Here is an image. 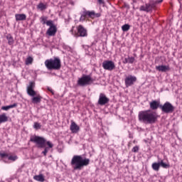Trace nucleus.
Wrapping results in <instances>:
<instances>
[{
  "mask_svg": "<svg viewBox=\"0 0 182 182\" xmlns=\"http://www.w3.org/2000/svg\"><path fill=\"white\" fill-rule=\"evenodd\" d=\"M138 119L140 123H144V124H154V123L157 122L159 114L151 109L143 110L139 112Z\"/></svg>",
  "mask_w": 182,
  "mask_h": 182,
  "instance_id": "f257e3e1",
  "label": "nucleus"
},
{
  "mask_svg": "<svg viewBox=\"0 0 182 182\" xmlns=\"http://www.w3.org/2000/svg\"><path fill=\"white\" fill-rule=\"evenodd\" d=\"M30 141L33 143H36L37 147L38 149H44V150L41 152V154L46 156L48 154V151H49V149H52L53 147V144L50 142V141H46V139L42 136H33L30 138Z\"/></svg>",
  "mask_w": 182,
  "mask_h": 182,
  "instance_id": "f03ea898",
  "label": "nucleus"
},
{
  "mask_svg": "<svg viewBox=\"0 0 182 182\" xmlns=\"http://www.w3.org/2000/svg\"><path fill=\"white\" fill-rule=\"evenodd\" d=\"M90 164V159L83 158L81 155H75L71 160V166L73 170H82Z\"/></svg>",
  "mask_w": 182,
  "mask_h": 182,
  "instance_id": "7ed1b4c3",
  "label": "nucleus"
},
{
  "mask_svg": "<svg viewBox=\"0 0 182 182\" xmlns=\"http://www.w3.org/2000/svg\"><path fill=\"white\" fill-rule=\"evenodd\" d=\"M44 65L48 70H59L62 66L60 59L58 58L46 60Z\"/></svg>",
  "mask_w": 182,
  "mask_h": 182,
  "instance_id": "20e7f679",
  "label": "nucleus"
},
{
  "mask_svg": "<svg viewBox=\"0 0 182 182\" xmlns=\"http://www.w3.org/2000/svg\"><path fill=\"white\" fill-rule=\"evenodd\" d=\"M93 83V78L90 75H82V77L79 78L77 80L78 86H89Z\"/></svg>",
  "mask_w": 182,
  "mask_h": 182,
  "instance_id": "39448f33",
  "label": "nucleus"
},
{
  "mask_svg": "<svg viewBox=\"0 0 182 182\" xmlns=\"http://www.w3.org/2000/svg\"><path fill=\"white\" fill-rule=\"evenodd\" d=\"M90 18L91 19H95V11H87L84 9V11L81 14L80 21V22H85L86 19H89Z\"/></svg>",
  "mask_w": 182,
  "mask_h": 182,
  "instance_id": "423d86ee",
  "label": "nucleus"
},
{
  "mask_svg": "<svg viewBox=\"0 0 182 182\" xmlns=\"http://www.w3.org/2000/svg\"><path fill=\"white\" fill-rule=\"evenodd\" d=\"M160 109L163 113H173L175 110L174 106L170 102H166L163 105H160Z\"/></svg>",
  "mask_w": 182,
  "mask_h": 182,
  "instance_id": "0eeeda50",
  "label": "nucleus"
},
{
  "mask_svg": "<svg viewBox=\"0 0 182 182\" xmlns=\"http://www.w3.org/2000/svg\"><path fill=\"white\" fill-rule=\"evenodd\" d=\"M46 25L47 26H50L47 30V35L48 36H55L58 29L56 28V26L53 25V21L52 20L47 21Z\"/></svg>",
  "mask_w": 182,
  "mask_h": 182,
  "instance_id": "6e6552de",
  "label": "nucleus"
},
{
  "mask_svg": "<svg viewBox=\"0 0 182 182\" xmlns=\"http://www.w3.org/2000/svg\"><path fill=\"white\" fill-rule=\"evenodd\" d=\"M102 68L105 69V70H109V72H112V70H114L115 69L116 65H114V62L112 60H105L102 63Z\"/></svg>",
  "mask_w": 182,
  "mask_h": 182,
  "instance_id": "1a4fd4ad",
  "label": "nucleus"
},
{
  "mask_svg": "<svg viewBox=\"0 0 182 182\" xmlns=\"http://www.w3.org/2000/svg\"><path fill=\"white\" fill-rule=\"evenodd\" d=\"M124 80L126 87H130V86H133L137 82V77L134 75H129L125 77Z\"/></svg>",
  "mask_w": 182,
  "mask_h": 182,
  "instance_id": "9d476101",
  "label": "nucleus"
},
{
  "mask_svg": "<svg viewBox=\"0 0 182 182\" xmlns=\"http://www.w3.org/2000/svg\"><path fill=\"white\" fill-rule=\"evenodd\" d=\"M33 89H35V82H30L27 87V94L31 97H33L37 95L36 91L33 90Z\"/></svg>",
  "mask_w": 182,
  "mask_h": 182,
  "instance_id": "9b49d317",
  "label": "nucleus"
},
{
  "mask_svg": "<svg viewBox=\"0 0 182 182\" xmlns=\"http://www.w3.org/2000/svg\"><path fill=\"white\" fill-rule=\"evenodd\" d=\"M109 100H110L106 97V95L100 93L97 103L100 105V106H105V105H107V103H109Z\"/></svg>",
  "mask_w": 182,
  "mask_h": 182,
  "instance_id": "f8f14e48",
  "label": "nucleus"
},
{
  "mask_svg": "<svg viewBox=\"0 0 182 182\" xmlns=\"http://www.w3.org/2000/svg\"><path fill=\"white\" fill-rule=\"evenodd\" d=\"M77 36H80L81 38H86L87 36V30L83 27V26L80 25L77 27Z\"/></svg>",
  "mask_w": 182,
  "mask_h": 182,
  "instance_id": "ddd939ff",
  "label": "nucleus"
},
{
  "mask_svg": "<svg viewBox=\"0 0 182 182\" xmlns=\"http://www.w3.org/2000/svg\"><path fill=\"white\" fill-rule=\"evenodd\" d=\"M160 106H161V105H160L159 101L153 100L149 103L151 110H157L159 107L160 109Z\"/></svg>",
  "mask_w": 182,
  "mask_h": 182,
  "instance_id": "4468645a",
  "label": "nucleus"
},
{
  "mask_svg": "<svg viewBox=\"0 0 182 182\" xmlns=\"http://www.w3.org/2000/svg\"><path fill=\"white\" fill-rule=\"evenodd\" d=\"M139 11L143 12H153V9L151 8V6H150L149 3H147L144 6H141Z\"/></svg>",
  "mask_w": 182,
  "mask_h": 182,
  "instance_id": "2eb2a0df",
  "label": "nucleus"
},
{
  "mask_svg": "<svg viewBox=\"0 0 182 182\" xmlns=\"http://www.w3.org/2000/svg\"><path fill=\"white\" fill-rule=\"evenodd\" d=\"M156 70H159V72L166 73L170 70V66L168 65H158L156 66Z\"/></svg>",
  "mask_w": 182,
  "mask_h": 182,
  "instance_id": "dca6fc26",
  "label": "nucleus"
},
{
  "mask_svg": "<svg viewBox=\"0 0 182 182\" xmlns=\"http://www.w3.org/2000/svg\"><path fill=\"white\" fill-rule=\"evenodd\" d=\"M1 154H4V159H8L9 161H16L18 159V156L16 155H9V154L1 153Z\"/></svg>",
  "mask_w": 182,
  "mask_h": 182,
  "instance_id": "f3484780",
  "label": "nucleus"
},
{
  "mask_svg": "<svg viewBox=\"0 0 182 182\" xmlns=\"http://www.w3.org/2000/svg\"><path fill=\"white\" fill-rule=\"evenodd\" d=\"M70 129L72 132V133H77V132H79V126H77V124H76V122H72Z\"/></svg>",
  "mask_w": 182,
  "mask_h": 182,
  "instance_id": "a211bd4d",
  "label": "nucleus"
},
{
  "mask_svg": "<svg viewBox=\"0 0 182 182\" xmlns=\"http://www.w3.org/2000/svg\"><path fill=\"white\" fill-rule=\"evenodd\" d=\"M42 100V97L41 95H36V97H33L31 99L32 103L34 105H38V103H41V101Z\"/></svg>",
  "mask_w": 182,
  "mask_h": 182,
  "instance_id": "6ab92c4d",
  "label": "nucleus"
},
{
  "mask_svg": "<svg viewBox=\"0 0 182 182\" xmlns=\"http://www.w3.org/2000/svg\"><path fill=\"white\" fill-rule=\"evenodd\" d=\"M161 2H163V0H151L149 1V4L151 6V8L152 9V10L154 9V8H156V6H157V4H161Z\"/></svg>",
  "mask_w": 182,
  "mask_h": 182,
  "instance_id": "aec40b11",
  "label": "nucleus"
},
{
  "mask_svg": "<svg viewBox=\"0 0 182 182\" xmlns=\"http://www.w3.org/2000/svg\"><path fill=\"white\" fill-rule=\"evenodd\" d=\"M15 18H16V22H18L19 21H26V14H15Z\"/></svg>",
  "mask_w": 182,
  "mask_h": 182,
  "instance_id": "412c9836",
  "label": "nucleus"
},
{
  "mask_svg": "<svg viewBox=\"0 0 182 182\" xmlns=\"http://www.w3.org/2000/svg\"><path fill=\"white\" fill-rule=\"evenodd\" d=\"M7 41H8V45L10 46H13L14 43H15V41L14 40V37L11 34H7L6 36Z\"/></svg>",
  "mask_w": 182,
  "mask_h": 182,
  "instance_id": "4be33fe9",
  "label": "nucleus"
},
{
  "mask_svg": "<svg viewBox=\"0 0 182 182\" xmlns=\"http://www.w3.org/2000/svg\"><path fill=\"white\" fill-rule=\"evenodd\" d=\"M33 180H36V181L43 182L45 181V176H43V174L36 175L33 176Z\"/></svg>",
  "mask_w": 182,
  "mask_h": 182,
  "instance_id": "5701e85b",
  "label": "nucleus"
},
{
  "mask_svg": "<svg viewBox=\"0 0 182 182\" xmlns=\"http://www.w3.org/2000/svg\"><path fill=\"white\" fill-rule=\"evenodd\" d=\"M18 106L17 103H14L13 105H10L8 106H3L1 107V110H5L6 112L9 110V109H14V107H16Z\"/></svg>",
  "mask_w": 182,
  "mask_h": 182,
  "instance_id": "b1692460",
  "label": "nucleus"
},
{
  "mask_svg": "<svg viewBox=\"0 0 182 182\" xmlns=\"http://www.w3.org/2000/svg\"><path fill=\"white\" fill-rule=\"evenodd\" d=\"M159 166L162 167V168H170V164L166 163V162H164V161L161 160L159 161Z\"/></svg>",
  "mask_w": 182,
  "mask_h": 182,
  "instance_id": "393cba45",
  "label": "nucleus"
},
{
  "mask_svg": "<svg viewBox=\"0 0 182 182\" xmlns=\"http://www.w3.org/2000/svg\"><path fill=\"white\" fill-rule=\"evenodd\" d=\"M6 122H8V117H6V114L3 113L0 114V124L6 123Z\"/></svg>",
  "mask_w": 182,
  "mask_h": 182,
  "instance_id": "a878e982",
  "label": "nucleus"
},
{
  "mask_svg": "<svg viewBox=\"0 0 182 182\" xmlns=\"http://www.w3.org/2000/svg\"><path fill=\"white\" fill-rule=\"evenodd\" d=\"M151 167L154 171H159V170H160V163L154 162L152 164Z\"/></svg>",
  "mask_w": 182,
  "mask_h": 182,
  "instance_id": "bb28decb",
  "label": "nucleus"
},
{
  "mask_svg": "<svg viewBox=\"0 0 182 182\" xmlns=\"http://www.w3.org/2000/svg\"><path fill=\"white\" fill-rule=\"evenodd\" d=\"M48 8L46 6V4H44L43 3H39L38 5L37 6V9H40V11H45Z\"/></svg>",
  "mask_w": 182,
  "mask_h": 182,
  "instance_id": "cd10ccee",
  "label": "nucleus"
},
{
  "mask_svg": "<svg viewBox=\"0 0 182 182\" xmlns=\"http://www.w3.org/2000/svg\"><path fill=\"white\" fill-rule=\"evenodd\" d=\"M33 63V58L28 56L26 59V65H32Z\"/></svg>",
  "mask_w": 182,
  "mask_h": 182,
  "instance_id": "c85d7f7f",
  "label": "nucleus"
},
{
  "mask_svg": "<svg viewBox=\"0 0 182 182\" xmlns=\"http://www.w3.org/2000/svg\"><path fill=\"white\" fill-rule=\"evenodd\" d=\"M33 127L36 130H39L42 127V125L41 124V123L36 122H34Z\"/></svg>",
  "mask_w": 182,
  "mask_h": 182,
  "instance_id": "c756f323",
  "label": "nucleus"
},
{
  "mask_svg": "<svg viewBox=\"0 0 182 182\" xmlns=\"http://www.w3.org/2000/svg\"><path fill=\"white\" fill-rule=\"evenodd\" d=\"M122 29L123 32H127L130 29V25L129 24H124L122 26Z\"/></svg>",
  "mask_w": 182,
  "mask_h": 182,
  "instance_id": "7c9ffc66",
  "label": "nucleus"
},
{
  "mask_svg": "<svg viewBox=\"0 0 182 182\" xmlns=\"http://www.w3.org/2000/svg\"><path fill=\"white\" fill-rule=\"evenodd\" d=\"M40 19H41V23H43V25H46V23H48V21H48V17H46V16H41Z\"/></svg>",
  "mask_w": 182,
  "mask_h": 182,
  "instance_id": "2f4dec72",
  "label": "nucleus"
},
{
  "mask_svg": "<svg viewBox=\"0 0 182 182\" xmlns=\"http://www.w3.org/2000/svg\"><path fill=\"white\" fill-rule=\"evenodd\" d=\"M134 60H136L134 57H128V63H134Z\"/></svg>",
  "mask_w": 182,
  "mask_h": 182,
  "instance_id": "473e14b6",
  "label": "nucleus"
},
{
  "mask_svg": "<svg viewBox=\"0 0 182 182\" xmlns=\"http://www.w3.org/2000/svg\"><path fill=\"white\" fill-rule=\"evenodd\" d=\"M58 153H62L63 151V146L62 145H58L57 147Z\"/></svg>",
  "mask_w": 182,
  "mask_h": 182,
  "instance_id": "72a5a7b5",
  "label": "nucleus"
},
{
  "mask_svg": "<svg viewBox=\"0 0 182 182\" xmlns=\"http://www.w3.org/2000/svg\"><path fill=\"white\" fill-rule=\"evenodd\" d=\"M139 151V146H135L132 148V153H137Z\"/></svg>",
  "mask_w": 182,
  "mask_h": 182,
  "instance_id": "f704fd0d",
  "label": "nucleus"
},
{
  "mask_svg": "<svg viewBox=\"0 0 182 182\" xmlns=\"http://www.w3.org/2000/svg\"><path fill=\"white\" fill-rule=\"evenodd\" d=\"M98 4L99 5H102V6H105V0H98Z\"/></svg>",
  "mask_w": 182,
  "mask_h": 182,
  "instance_id": "c9c22d12",
  "label": "nucleus"
},
{
  "mask_svg": "<svg viewBox=\"0 0 182 182\" xmlns=\"http://www.w3.org/2000/svg\"><path fill=\"white\" fill-rule=\"evenodd\" d=\"M100 16H102V14H100V13H95L94 11V18H100Z\"/></svg>",
  "mask_w": 182,
  "mask_h": 182,
  "instance_id": "e433bc0d",
  "label": "nucleus"
},
{
  "mask_svg": "<svg viewBox=\"0 0 182 182\" xmlns=\"http://www.w3.org/2000/svg\"><path fill=\"white\" fill-rule=\"evenodd\" d=\"M47 89H48V92H50V93H52V95L54 94L53 90H52V88H50V87H48Z\"/></svg>",
  "mask_w": 182,
  "mask_h": 182,
  "instance_id": "4c0bfd02",
  "label": "nucleus"
},
{
  "mask_svg": "<svg viewBox=\"0 0 182 182\" xmlns=\"http://www.w3.org/2000/svg\"><path fill=\"white\" fill-rule=\"evenodd\" d=\"M123 63L126 64V63H129V60L128 58H124Z\"/></svg>",
  "mask_w": 182,
  "mask_h": 182,
  "instance_id": "58836bf2",
  "label": "nucleus"
},
{
  "mask_svg": "<svg viewBox=\"0 0 182 182\" xmlns=\"http://www.w3.org/2000/svg\"><path fill=\"white\" fill-rule=\"evenodd\" d=\"M73 29H75V27H72V28L70 31V33H72L73 35H75V33H73Z\"/></svg>",
  "mask_w": 182,
  "mask_h": 182,
  "instance_id": "ea45409f",
  "label": "nucleus"
},
{
  "mask_svg": "<svg viewBox=\"0 0 182 182\" xmlns=\"http://www.w3.org/2000/svg\"><path fill=\"white\" fill-rule=\"evenodd\" d=\"M0 157L1 159H5V154H2V153H0Z\"/></svg>",
  "mask_w": 182,
  "mask_h": 182,
  "instance_id": "a19ab883",
  "label": "nucleus"
},
{
  "mask_svg": "<svg viewBox=\"0 0 182 182\" xmlns=\"http://www.w3.org/2000/svg\"><path fill=\"white\" fill-rule=\"evenodd\" d=\"M83 48H84V49H88V48H89V46H83Z\"/></svg>",
  "mask_w": 182,
  "mask_h": 182,
  "instance_id": "79ce46f5",
  "label": "nucleus"
},
{
  "mask_svg": "<svg viewBox=\"0 0 182 182\" xmlns=\"http://www.w3.org/2000/svg\"><path fill=\"white\" fill-rule=\"evenodd\" d=\"M5 163H6V161H4Z\"/></svg>",
  "mask_w": 182,
  "mask_h": 182,
  "instance_id": "37998d69",
  "label": "nucleus"
}]
</instances>
